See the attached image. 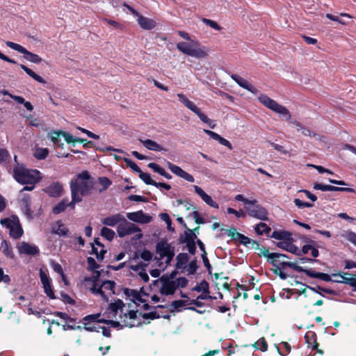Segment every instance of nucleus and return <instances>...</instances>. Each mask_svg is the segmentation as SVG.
<instances>
[{
    "instance_id": "f257e3e1",
    "label": "nucleus",
    "mask_w": 356,
    "mask_h": 356,
    "mask_svg": "<svg viewBox=\"0 0 356 356\" xmlns=\"http://www.w3.org/2000/svg\"><path fill=\"white\" fill-rule=\"evenodd\" d=\"M258 254L259 257L264 256L267 258L268 261L275 267L273 270V273L279 276L281 280L287 278L288 275L284 271L287 267L299 273L303 270V267L297 265L295 262L281 261V259H289L288 255L277 252L270 253L268 249L265 247L261 248V253Z\"/></svg>"
},
{
    "instance_id": "f03ea898",
    "label": "nucleus",
    "mask_w": 356,
    "mask_h": 356,
    "mask_svg": "<svg viewBox=\"0 0 356 356\" xmlns=\"http://www.w3.org/2000/svg\"><path fill=\"white\" fill-rule=\"evenodd\" d=\"M94 184L95 181L91 178L90 173L85 170L79 173L75 179L71 180L70 191L72 192V190H75L76 193L81 195L83 198V196L90 194V191L93 189Z\"/></svg>"
},
{
    "instance_id": "7ed1b4c3",
    "label": "nucleus",
    "mask_w": 356,
    "mask_h": 356,
    "mask_svg": "<svg viewBox=\"0 0 356 356\" xmlns=\"http://www.w3.org/2000/svg\"><path fill=\"white\" fill-rule=\"evenodd\" d=\"M189 42H179L177 44V49L185 55L196 58H204L207 56V49L201 47L197 40H191Z\"/></svg>"
},
{
    "instance_id": "20e7f679",
    "label": "nucleus",
    "mask_w": 356,
    "mask_h": 356,
    "mask_svg": "<svg viewBox=\"0 0 356 356\" xmlns=\"http://www.w3.org/2000/svg\"><path fill=\"white\" fill-rule=\"evenodd\" d=\"M15 179L21 184H35L41 180L40 172L38 170L16 167L13 170Z\"/></svg>"
},
{
    "instance_id": "39448f33",
    "label": "nucleus",
    "mask_w": 356,
    "mask_h": 356,
    "mask_svg": "<svg viewBox=\"0 0 356 356\" xmlns=\"http://www.w3.org/2000/svg\"><path fill=\"white\" fill-rule=\"evenodd\" d=\"M259 101L266 108L273 112L286 117V120L291 119L289 111L282 105L279 104L276 101L270 98L266 95H261Z\"/></svg>"
},
{
    "instance_id": "423d86ee",
    "label": "nucleus",
    "mask_w": 356,
    "mask_h": 356,
    "mask_svg": "<svg viewBox=\"0 0 356 356\" xmlns=\"http://www.w3.org/2000/svg\"><path fill=\"white\" fill-rule=\"evenodd\" d=\"M0 223L3 226L9 229V234L10 237L17 239L22 236L24 232L23 229L17 217L15 219H10L9 218L1 219Z\"/></svg>"
},
{
    "instance_id": "0eeeda50",
    "label": "nucleus",
    "mask_w": 356,
    "mask_h": 356,
    "mask_svg": "<svg viewBox=\"0 0 356 356\" xmlns=\"http://www.w3.org/2000/svg\"><path fill=\"white\" fill-rule=\"evenodd\" d=\"M252 201L254 202V203L245 206V209L248 215L261 220H268V213L267 210L260 204H258L256 200Z\"/></svg>"
},
{
    "instance_id": "6e6552de",
    "label": "nucleus",
    "mask_w": 356,
    "mask_h": 356,
    "mask_svg": "<svg viewBox=\"0 0 356 356\" xmlns=\"http://www.w3.org/2000/svg\"><path fill=\"white\" fill-rule=\"evenodd\" d=\"M6 44L12 49L23 54L24 58L31 63L38 64L42 61V58L38 54L28 51L26 48L19 44L10 41H7Z\"/></svg>"
},
{
    "instance_id": "1a4fd4ad",
    "label": "nucleus",
    "mask_w": 356,
    "mask_h": 356,
    "mask_svg": "<svg viewBox=\"0 0 356 356\" xmlns=\"http://www.w3.org/2000/svg\"><path fill=\"white\" fill-rule=\"evenodd\" d=\"M140 229L135 224L127 221L125 218L117 227V232L120 237H124L136 232H140Z\"/></svg>"
},
{
    "instance_id": "9d476101",
    "label": "nucleus",
    "mask_w": 356,
    "mask_h": 356,
    "mask_svg": "<svg viewBox=\"0 0 356 356\" xmlns=\"http://www.w3.org/2000/svg\"><path fill=\"white\" fill-rule=\"evenodd\" d=\"M173 252H175V248L168 243L165 238H162L156 245V252L159 255V258L155 257L154 259H163L165 256H168Z\"/></svg>"
},
{
    "instance_id": "9b49d317",
    "label": "nucleus",
    "mask_w": 356,
    "mask_h": 356,
    "mask_svg": "<svg viewBox=\"0 0 356 356\" xmlns=\"http://www.w3.org/2000/svg\"><path fill=\"white\" fill-rule=\"evenodd\" d=\"M40 278L44 289V292L47 296L52 300L56 299V298L51 286V280L42 269L40 270Z\"/></svg>"
},
{
    "instance_id": "f8f14e48",
    "label": "nucleus",
    "mask_w": 356,
    "mask_h": 356,
    "mask_svg": "<svg viewBox=\"0 0 356 356\" xmlns=\"http://www.w3.org/2000/svg\"><path fill=\"white\" fill-rule=\"evenodd\" d=\"M160 281L162 282V286L159 290L161 295L170 296L175 293L177 289V286H175V281L169 280L166 275L161 276Z\"/></svg>"
},
{
    "instance_id": "ddd939ff",
    "label": "nucleus",
    "mask_w": 356,
    "mask_h": 356,
    "mask_svg": "<svg viewBox=\"0 0 356 356\" xmlns=\"http://www.w3.org/2000/svg\"><path fill=\"white\" fill-rule=\"evenodd\" d=\"M127 217L133 222L142 224L149 223L152 219L149 215L144 213L142 210L136 212L127 213Z\"/></svg>"
},
{
    "instance_id": "4468645a",
    "label": "nucleus",
    "mask_w": 356,
    "mask_h": 356,
    "mask_svg": "<svg viewBox=\"0 0 356 356\" xmlns=\"http://www.w3.org/2000/svg\"><path fill=\"white\" fill-rule=\"evenodd\" d=\"M44 192L49 197H60L63 192V184L58 181H54L49 186L43 189Z\"/></svg>"
},
{
    "instance_id": "2eb2a0df",
    "label": "nucleus",
    "mask_w": 356,
    "mask_h": 356,
    "mask_svg": "<svg viewBox=\"0 0 356 356\" xmlns=\"http://www.w3.org/2000/svg\"><path fill=\"white\" fill-rule=\"evenodd\" d=\"M168 168L170 170V171L177 175L178 177L189 181V182H193L194 178L193 177L188 173L187 172L182 170L179 166L176 165L170 162H168L167 163Z\"/></svg>"
},
{
    "instance_id": "dca6fc26",
    "label": "nucleus",
    "mask_w": 356,
    "mask_h": 356,
    "mask_svg": "<svg viewBox=\"0 0 356 356\" xmlns=\"http://www.w3.org/2000/svg\"><path fill=\"white\" fill-rule=\"evenodd\" d=\"M231 78L234 80L239 86L248 90L252 94H257L258 90L252 85L249 83L245 79L236 74H231Z\"/></svg>"
},
{
    "instance_id": "f3484780",
    "label": "nucleus",
    "mask_w": 356,
    "mask_h": 356,
    "mask_svg": "<svg viewBox=\"0 0 356 356\" xmlns=\"http://www.w3.org/2000/svg\"><path fill=\"white\" fill-rule=\"evenodd\" d=\"M305 342L309 348H312V350H315L317 353L323 354V351L318 348V343L317 342V335L313 331H308L305 335Z\"/></svg>"
},
{
    "instance_id": "a211bd4d",
    "label": "nucleus",
    "mask_w": 356,
    "mask_h": 356,
    "mask_svg": "<svg viewBox=\"0 0 356 356\" xmlns=\"http://www.w3.org/2000/svg\"><path fill=\"white\" fill-rule=\"evenodd\" d=\"M350 275L348 273L339 272L337 273H332V277H339V279H334L333 282L339 283V284H348L350 286L355 288V285L354 283L350 282L356 281V277H346L345 275Z\"/></svg>"
},
{
    "instance_id": "6ab92c4d",
    "label": "nucleus",
    "mask_w": 356,
    "mask_h": 356,
    "mask_svg": "<svg viewBox=\"0 0 356 356\" xmlns=\"http://www.w3.org/2000/svg\"><path fill=\"white\" fill-rule=\"evenodd\" d=\"M195 192L202 199V200L209 205L210 207L218 209L219 205L217 202L213 200L211 197L206 193L202 188L199 187L198 186H194Z\"/></svg>"
},
{
    "instance_id": "aec40b11",
    "label": "nucleus",
    "mask_w": 356,
    "mask_h": 356,
    "mask_svg": "<svg viewBox=\"0 0 356 356\" xmlns=\"http://www.w3.org/2000/svg\"><path fill=\"white\" fill-rule=\"evenodd\" d=\"M293 239L291 237V239L277 242L276 246L293 254H297V252L299 254L298 247L293 243Z\"/></svg>"
},
{
    "instance_id": "412c9836",
    "label": "nucleus",
    "mask_w": 356,
    "mask_h": 356,
    "mask_svg": "<svg viewBox=\"0 0 356 356\" xmlns=\"http://www.w3.org/2000/svg\"><path fill=\"white\" fill-rule=\"evenodd\" d=\"M204 132L213 140L218 141L222 145L227 147L229 150L233 149L232 143L228 140L224 138L217 133L208 129H204Z\"/></svg>"
},
{
    "instance_id": "4be33fe9",
    "label": "nucleus",
    "mask_w": 356,
    "mask_h": 356,
    "mask_svg": "<svg viewBox=\"0 0 356 356\" xmlns=\"http://www.w3.org/2000/svg\"><path fill=\"white\" fill-rule=\"evenodd\" d=\"M19 252L20 254L33 256L39 254L40 250L36 245H33L28 243L22 242V245L19 247Z\"/></svg>"
},
{
    "instance_id": "5701e85b",
    "label": "nucleus",
    "mask_w": 356,
    "mask_h": 356,
    "mask_svg": "<svg viewBox=\"0 0 356 356\" xmlns=\"http://www.w3.org/2000/svg\"><path fill=\"white\" fill-rule=\"evenodd\" d=\"M122 220H124V217L120 213H117L104 218L102 219V223L107 226L114 227L116 225H118Z\"/></svg>"
},
{
    "instance_id": "b1692460",
    "label": "nucleus",
    "mask_w": 356,
    "mask_h": 356,
    "mask_svg": "<svg viewBox=\"0 0 356 356\" xmlns=\"http://www.w3.org/2000/svg\"><path fill=\"white\" fill-rule=\"evenodd\" d=\"M177 97L179 100L191 111L195 113L196 115L199 113L200 108H199L193 102L190 101L185 95L183 93H179L177 94Z\"/></svg>"
},
{
    "instance_id": "393cba45",
    "label": "nucleus",
    "mask_w": 356,
    "mask_h": 356,
    "mask_svg": "<svg viewBox=\"0 0 356 356\" xmlns=\"http://www.w3.org/2000/svg\"><path fill=\"white\" fill-rule=\"evenodd\" d=\"M189 256L187 253L181 252L179 253L176 257V264L175 267L177 269L184 270L187 267V263L189 261Z\"/></svg>"
},
{
    "instance_id": "a878e982",
    "label": "nucleus",
    "mask_w": 356,
    "mask_h": 356,
    "mask_svg": "<svg viewBox=\"0 0 356 356\" xmlns=\"http://www.w3.org/2000/svg\"><path fill=\"white\" fill-rule=\"evenodd\" d=\"M56 225H57V228H52V234L58 235L59 236H68L70 230L65 226L61 220L56 221Z\"/></svg>"
},
{
    "instance_id": "bb28decb",
    "label": "nucleus",
    "mask_w": 356,
    "mask_h": 356,
    "mask_svg": "<svg viewBox=\"0 0 356 356\" xmlns=\"http://www.w3.org/2000/svg\"><path fill=\"white\" fill-rule=\"evenodd\" d=\"M292 233L284 230H275L270 237L281 241L291 239Z\"/></svg>"
},
{
    "instance_id": "cd10ccee",
    "label": "nucleus",
    "mask_w": 356,
    "mask_h": 356,
    "mask_svg": "<svg viewBox=\"0 0 356 356\" xmlns=\"http://www.w3.org/2000/svg\"><path fill=\"white\" fill-rule=\"evenodd\" d=\"M140 141L143 143V145L149 150L156 151V152H161L165 150L161 145L157 143L156 142L151 140V139H146V140H141L140 139Z\"/></svg>"
},
{
    "instance_id": "c85d7f7f",
    "label": "nucleus",
    "mask_w": 356,
    "mask_h": 356,
    "mask_svg": "<svg viewBox=\"0 0 356 356\" xmlns=\"http://www.w3.org/2000/svg\"><path fill=\"white\" fill-rule=\"evenodd\" d=\"M124 293L127 297L131 298V300L135 302L136 300L140 302H145V300L141 297L138 291L136 289H124Z\"/></svg>"
},
{
    "instance_id": "c756f323",
    "label": "nucleus",
    "mask_w": 356,
    "mask_h": 356,
    "mask_svg": "<svg viewBox=\"0 0 356 356\" xmlns=\"http://www.w3.org/2000/svg\"><path fill=\"white\" fill-rule=\"evenodd\" d=\"M72 200L70 202L68 201L67 198H65L66 200L65 206L67 207H70L71 209H74L75 208V204L76 203H79L83 200L81 195H77L76 193L75 190H72L71 192Z\"/></svg>"
},
{
    "instance_id": "7c9ffc66",
    "label": "nucleus",
    "mask_w": 356,
    "mask_h": 356,
    "mask_svg": "<svg viewBox=\"0 0 356 356\" xmlns=\"http://www.w3.org/2000/svg\"><path fill=\"white\" fill-rule=\"evenodd\" d=\"M147 166L152 169L154 172H157L168 179H170L172 178V176L168 172H167L164 168L156 163H148Z\"/></svg>"
},
{
    "instance_id": "2f4dec72",
    "label": "nucleus",
    "mask_w": 356,
    "mask_h": 356,
    "mask_svg": "<svg viewBox=\"0 0 356 356\" xmlns=\"http://www.w3.org/2000/svg\"><path fill=\"white\" fill-rule=\"evenodd\" d=\"M20 203L26 211V213L30 216L31 214V198L30 195L24 194L20 200Z\"/></svg>"
},
{
    "instance_id": "473e14b6",
    "label": "nucleus",
    "mask_w": 356,
    "mask_h": 356,
    "mask_svg": "<svg viewBox=\"0 0 356 356\" xmlns=\"http://www.w3.org/2000/svg\"><path fill=\"white\" fill-rule=\"evenodd\" d=\"M20 67L31 78H33L36 81L44 84L46 83V81L40 75L37 74L34 72L31 69L29 68L24 65L21 64Z\"/></svg>"
},
{
    "instance_id": "72a5a7b5",
    "label": "nucleus",
    "mask_w": 356,
    "mask_h": 356,
    "mask_svg": "<svg viewBox=\"0 0 356 356\" xmlns=\"http://www.w3.org/2000/svg\"><path fill=\"white\" fill-rule=\"evenodd\" d=\"M96 273V276L95 277V281L97 280V279L99 278V277L100 276V272L98 271V270H96L95 271ZM97 286V284L95 282H94V284L92 285V287L91 288V291L93 293H96V294H99L101 295V296L102 297V298L106 300V301H108V298L107 297V296L105 294V293L102 290V286H99L98 288L96 287Z\"/></svg>"
},
{
    "instance_id": "f704fd0d",
    "label": "nucleus",
    "mask_w": 356,
    "mask_h": 356,
    "mask_svg": "<svg viewBox=\"0 0 356 356\" xmlns=\"http://www.w3.org/2000/svg\"><path fill=\"white\" fill-rule=\"evenodd\" d=\"M124 6L128 10V12L127 13H129L131 15H133L134 17H136L137 22H152V20L142 16L132 7H131L125 3L124 4Z\"/></svg>"
},
{
    "instance_id": "c9c22d12",
    "label": "nucleus",
    "mask_w": 356,
    "mask_h": 356,
    "mask_svg": "<svg viewBox=\"0 0 356 356\" xmlns=\"http://www.w3.org/2000/svg\"><path fill=\"white\" fill-rule=\"evenodd\" d=\"M124 6L128 10V12L127 13H129L131 15H133L134 17H136L137 22H152V20L142 16L132 7H131L125 3L124 4Z\"/></svg>"
},
{
    "instance_id": "e433bc0d",
    "label": "nucleus",
    "mask_w": 356,
    "mask_h": 356,
    "mask_svg": "<svg viewBox=\"0 0 356 356\" xmlns=\"http://www.w3.org/2000/svg\"><path fill=\"white\" fill-rule=\"evenodd\" d=\"M0 248L5 256L11 259L14 258L13 249L8 241H7L6 240H3L1 243Z\"/></svg>"
},
{
    "instance_id": "4c0bfd02",
    "label": "nucleus",
    "mask_w": 356,
    "mask_h": 356,
    "mask_svg": "<svg viewBox=\"0 0 356 356\" xmlns=\"http://www.w3.org/2000/svg\"><path fill=\"white\" fill-rule=\"evenodd\" d=\"M124 307V304L123 301L120 299H118L114 302H111L109 304L108 307V310L111 312L117 314L118 311L120 309L121 312H122V308Z\"/></svg>"
},
{
    "instance_id": "58836bf2",
    "label": "nucleus",
    "mask_w": 356,
    "mask_h": 356,
    "mask_svg": "<svg viewBox=\"0 0 356 356\" xmlns=\"http://www.w3.org/2000/svg\"><path fill=\"white\" fill-rule=\"evenodd\" d=\"M142 317L144 318V319H151V320H154V319H158L161 317L163 318L164 319H168L169 320L170 318V314H165V315H160L159 313H157L156 312H150L149 313H140Z\"/></svg>"
},
{
    "instance_id": "ea45409f",
    "label": "nucleus",
    "mask_w": 356,
    "mask_h": 356,
    "mask_svg": "<svg viewBox=\"0 0 356 356\" xmlns=\"http://www.w3.org/2000/svg\"><path fill=\"white\" fill-rule=\"evenodd\" d=\"M254 230L258 235H263L264 234L270 236L271 228L264 222H259L254 227Z\"/></svg>"
},
{
    "instance_id": "a19ab883",
    "label": "nucleus",
    "mask_w": 356,
    "mask_h": 356,
    "mask_svg": "<svg viewBox=\"0 0 356 356\" xmlns=\"http://www.w3.org/2000/svg\"><path fill=\"white\" fill-rule=\"evenodd\" d=\"M62 131H54L51 133V140L54 143V145L58 147H63L64 144L62 143L60 136H62Z\"/></svg>"
},
{
    "instance_id": "79ce46f5",
    "label": "nucleus",
    "mask_w": 356,
    "mask_h": 356,
    "mask_svg": "<svg viewBox=\"0 0 356 356\" xmlns=\"http://www.w3.org/2000/svg\"><path fill=\"white\" fill-rule=\"evenodd\" d=\"M316 244H317L316 241L310 240L309 243L304 245L302 247L301 250H300L298 248V251L299 252V254L297 253V254H295V255L300 257V256H302V254H307L309 252V251L311 250L312 246H314Z\"/></svg>"
},
{
    "instance_id": "37998d69",
    "label": "nucleus",
    "mask_w": 356,
    "mask_h": 356,
    "mask_svg": "<svg viewBox=\"0 0 356 356\" xmlns=\"http://www.w3.org/2000/svg\"><path fill=\"white\" fill-rule=\"evenodd\" d=\"M252 346L255 349L259 350L262 352H265L268 350V343L264 337L260 338Z\"/></svg>"
},
{
    "instance_id": "c03bdc74",
    "label": "nucleus",
    "mask_w": 356,
    "mask_h": 356,
    "mask_svg": "<svg viewBox=\"0 0 356 356\" xmlns=\"http://www.w3.org/2000/svg\"><path fill=\"white\" fill-rule=\"evenodd\" d=\"M197 115L203 122L207 124L211 129H214L216 127V124H215L214 121L209 118L207 115L201 111V110L199 111Z\"/></svg>"
},
{
    "instance_id": "a18cd8bd",
    "label": "nucleus",
    "mask_w": 356,
    "mask_h": 356,
    "mask_svg": "<svg viewBox=\"0 0 356 356\" xmlns=\"http://www.w3.org/2000/svg\"><path fill=\"white\" fill-rule=\"evenodd\" d=\"M188 301L187 300H174L171 302V304L169 305L170 307H172V309H170V312L173 313L175 311L180 312L181 309L179 308L184 307L186 305Z\"/></svg>"
},
{
    "instance_id": "49530a36",
    "label": "nucleus",
    "mask_w": 356,
    "mask_h": 356,
    "mask_svg": "<svg viewBox=\"0 0 356 356\" xmlns=\"http://www.w3.org/2000/svg\"><path fill=\"white\" fill-rule=\"evenodd\" d=\"M101 235L106 240L111 241L113 239L115 233L111 229H109L106 227H103L101 229Z\"/></svg>"
},
{
    "instance_id": "de8ad7c7",
    "label": "nucleus",
    "mask_w": 356,
    "mask_h": 356,
    "mask_svg": "<svg viewBox=\"0 0 356 356\" xmlns=\"http://www.w3.org/2000/svg\"><path fill=\"white\" fill-rule=\"evenodd\" d=\"M199 266L197 265V260L196 258H194L189 262L188 265L186 267V271L188 273V275L195 274Z\"/></svg>"
},
{
    "instance_id": "09e8293b",
    "label": "nucleus",
    "mask_w": 356,
    "mask_h": 356,
    "mask_svg": "<svg viewBox=\"0 0 356 356\" xmlns=\"http://www.w3.org/2000/svg\"><path fill=\"white\" fill-rule=\"evenodd\" d=\"M65 202H66V200L63 198L60 202H58L57 204H56L52 208V213L54 214L57 215V214H59V213L65 211V210L66 209Z\"/></svg>"
},
{
    "instance_id": "8fccbe9b",
    "label": "nucleus",
    "mask_w": 356,
    "mask_h": 356,
    "mask_svg": "<svg viewBox=\"0 0 356 356\" xmlns=\"http://www.w3.org/2000/svg\"><path fill=\"white\" fill-rule=\"evenodd\" d=\"M159 218L161 220L164 221L167 225V229L170 232H174L175 229L172 227V220L170 216L167 213H161L159 214Z\"/></svg>"
},
{
    "instance_id": "3c124183",
    "label": "nucleus",
    "mask_w": 356,
    "mask_h": 356,
    "mask_svg": "<svg viewBox=\"0 0 356 356\" xmlns=\"http://www.w3.org/2000/svg\"><path fill=\"white\" fill-rule=\"evenodd\" d=\"M269 143L271 145V147H273L275 150L280 152L282 154H284V155L289 154V156H292V155H296V152H292L291 151L286 150L280 145L276 144V143H275L273 142H270V141H269Z\"/></svg>"
},
{
    "instance_id": "603ef678",
    "label": "nucleus",
    "mask_w": 356,
    "mask_h": 356,
    "mask_svg": "<svg viewBox=\"0 0 356 356\" xmlns=\"http://www.w3.org/2000/svg\"><path fill=\"white\" fill-rule=\"evenodd\" d=\"M199 227H195L193 229H189L188 227L186 228L184 235L186 236V239L188 241H195L197 237L195 232L198 233Z\"/></svg>"
},
{
    "instance_id": "864d4df0",
    "label": "nucleus",
    "mask_w": 356,
    "mask_h": 356,
    "mask_svg": "<svg viewBox=\"0 0 356 356\" xmlns=\"http://www.w3.org/2000/svg\"><path fill=\"white\" fill-rule=\"evenodd\" d=\"M49 154V150L47 148H38L35 150L34 156L39 160L44 159Z\"/></svg>"
},
{
    "instance_id": "5fc2aeb1",
    "label": "nucleus",
    "mask_w": 356,
    "mask_h": 356,
    "mask_svg": "<svg viewBox=\"0 0 356 356\" xmlns=\"http://www.w3.org/2000/svg\"><path fill=\"white\" fill-rule=\"evenodd\" d=\"M138 177L146 184L154 186L155 181L151 178L150 175L148 173L144 172L142 170H140L138 173Z\"/></svg>"
},
{
    "instance_id": "6e6d98bb",
    "label": "nucleus",
    "mask_w": 356,
    "mask_h": 356,
    "mask_svg": "<svg viewBox=\"0 0 356 356\" xmlns=\"http://www.w3.org/2000/svg\"><path fill=\"white\" fill-rule=\"evenodd\" d=\"M209 289V284L208 282L205 280H203L200 284H197L193 289V291L197 292H207V290Z\"/></svg>"
},
{
    "instance_id": "4d7b16f0",
    "label": "nucleus",
    "mask_w": 356,
    "mask_h": 356,
    "mask_svg": "<svg viewBox=\"0 0 356 356\" xmlns=\"http://www.w3.org/2000/svg\"><path fill=\"white\" fill-rule=\"evenodd\" d=\"M98 182L102 186V188L99 190V192L106 190L112 184V181L106 177H99Z\"/></svg>"
},
{
    "instance_id": "13d9d810",
    "label": "nucleus",
    "mask_w": 356,
    "mask_h": 356,
    "mask_svg": "<svg viewBox=\"0 0 356 356\" xmlns=\"http://www.w3.org/2000/svg\"><path fill=\"white\" fill-rule=\"evenodd\" d=\"M124 161L128 168H130L134 172L139 173L141 169L137 165V164L130 159L124 158Z\"/></svg>"
},
{
    "instance_id": "bf43d9fd",
    "label": "nucleus",
    "mask_w": 356,
    "mask_h": 356,
    "mask_svg": "<svg viewBox=\"0 0 356 356\" xmlns=\"http://www.w3.org/2000/svg\"><path fill=\"white\" fill-rule=\"evenodd\" d=\"M115 286V282L111 281V280L104 281L102 284V287L104 289L111 291L113 294L115 293V291H114Z\"/></svg>"
},
{
    "instance_id": "052dcab7",
    "label": "nucleus",
    "mask_w": 356,
    "mask_h": 356,
    "mask_svg": "<svg viewBox=\"0 0 356 356\" xmlns=\"http://www.w3.org/2000/svg\"><path fill=\"white\" fill-rule=\"evenodd\" d=\"M293 202L298 209L309 208L314 206L313 204L303 202L298 198H295Z\"/></svg>"
},
{
    "instance_id": "680f3d73",
    "label": "nucleus",
    "mask_w": 356,
    "mask_h": 356,
    "mask_svg": "<svg viewBox=\"0 0 356 356\" xmlns=\"http://www.w3.org/2000/svg\"><path fill=\"white\" fill-rule=\"evenodd\" d=\"M281 345L284 350L282 351L280 348L277 347L279 354L282 356L288 355L291 351V346L287 342H282Z\"/></svg>"
},
{
    "instance_id": "e2e57ef3",
    "label": "nucleus",
    "mask_w": 356,
    "mask_h": 356,
    "mask_svg": "<svg viewBox=\"0 0 356 356\" xmlns=\"http://www.w3.org/2000/svg\"><path fill=\"white\" fill-rule=\"evenodd\" d=\"M56 316L60 318L61 319L65 320L69 323H74L75 318L70 317L67 314L62 312H56L54 313Z\"/></svg>"
},
{
    "instance_id": "0e129e2a",
    "label": "nucleus",
    "mask_w": 356,
    "mask_h": 356,
    "mask_svg": "<svg viewBox=\"0 0 356 356\" xmlns=\"http://www.w3.org/2000/svg\"><path fill=\"white\" fill-rule=\"evenodd\" d=\"M343 236L356 246V233L352 231H348Z\"/></svg>"
},
{
    "instance_id": "69168bd1",
    "label": "nucleus",
    "mask_w": 356,
    "mask_h": 356,
    "mask_svg": "<svg viewBox=\"0 0 356 356\" xmlns=\"http://www.w3.org/2000/svg\"><path fill=\"white\" fill-rule=\"evenodd\" d=\"M87 263L88 266V269L90 270H95L99 268V265L97 264L95 259L89 257L87 258Z\"/></svg>"
},
{
    "instance_id": "338daca9",
    "label": "nucleus",
    "mask_w": 356,
    "mask_h": 356,
    "mask_svg": "<svg viewBox=\"0 0 356 356\" xmlns=\"http://www.w3.org/2000/svg\"><path fill=\"white\" fill-rule=\"evenodd\" d=\"M227 212L229 214H234L236 218H245L246 213L243 211H236V209L229 207L227 209Z\"/></svg>"
},
{
    "instance_id": "774afa93",
    "label": "nucleus",
    "mask_w": 356,
    "mask_h": 356,
    "mask_svg": "<svg viewBox=\"0 0 356 356\" xmlns=\"http://www.w3.org/2000/svg\"><path fill=\"white\" fill-rule=\"evenodd\" d=\"M10 157V154L6 149H0V163L6 162Z\"/></svg>"
}]
</instances>
